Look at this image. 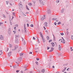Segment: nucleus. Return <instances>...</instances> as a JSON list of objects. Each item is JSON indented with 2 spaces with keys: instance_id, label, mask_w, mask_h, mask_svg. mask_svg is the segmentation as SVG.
Segmentation results:
<instances>
[{
  "instance_id": "nucleus-2",
  "label": "nucleus",
  "mask_w": 73,
  "mask_h": 73,
  "mask_svg": "<svg viewBox=\"0 0 73 73\" xmlns=\"http://www.w3.org/2000/svg\"><path fill=\"white\" fill-rule=\"evenodd\" d=\"M62 39L61 40L62 41H61V42L63 43V44H65V40L64 39L63 37H62Z\"/></svg>"
},
{
  "instance_id": "nucleus-4",
  "label": "nucleus",
  "mask_w": 73,
  "mask_h": 73,
  "mask_svg": "<svg viewBox=\"0 0 73 73\" xmlns=\"http://www.w3.org/2000/svg\"><path fill=\"white\" fill-rule=\"evenodd\" d=\"M47 13L49 14H50L51 13V12L50 11V9H48V10Z\"/></svg>"
},
{
  "instance_id": "nucleus-42",
  "label": "nucleus",
  "mask_w": 73,
  "mask_h": 73,
  "mask_svg": "<svg viewBox=\"0 0 73 73\" xmlns=\"http://www.w3.org/2000/svg\"><path fill=\"white\" fill-rule=\"evenodd\" d=\"M52 41V40H49V42H51V41Z\"/></svg>"
},
{
  "instance_id": "nucleus-1",
  "label": "nucleus",
  "mask_w": 73,
  "mask_h": 73,
  "mask_svg": "<svg viewBox=\"0 0 73 73\" xmlns=\"http://www.w3.org/2000/svg\"><path fill=\"white\" fill-rule=\"evenodd\" d=\"M39 3L40 4L42 5H45V2L44 0H39Z\"/></svg>"
},
{
  "instance_id": "nucleus-58",
  "label": "nucleus",
  "mask_w": 73,
  "mask_h": 73,
  "mask_svg": "<svg viewBox=\"0 0 73 73\" xmlns=\"http://www.w3.org/2000/svg\"><path fill=\"white\" fill-rule=\"evenodd\" d=\"M28 13H29L27 12H26V14H28Z\"/></svg>"
},
{
  "instance_id": "nucleus-32",
  "label": "nucleus",
  "mask_w": 73,
  "mask_h": 73,
  "mask_svg": "<svg viewBox=\"0 0 73 73\" xmlns=\"http://www.w3.org/2000/svg\"><path fill=\"white\" fill-rule=\"evenodd\" d=\"M31 27H33V25L31 24Z\"/></svg>"
},
{
  "instance_id": "nucleus-6",
  "label": "nucleus",
  "mask_w": 73,
  "mask_h": 73,
  "mask_svg": "<svg viewBox=\"0 0 73 73\" xmlns=\"http://www.w3.org/2000/svg\"><path fill=\"white\" fill-rule=\"evenodd\" d=\"M48 23L47 22H45L44 24V25L45 27H47L48 26Z\"/></svg>"
},
{
  "instance_id": "nucleus-26",
  "label": "nucleus",
  "mask_w": 73,
  "mask_h": 73,
  "mask_svg": "<svg viewBox=\"0 0 73 73\" xmlns=\"http://www.w3.org/2000/svg\"><path fill=\"white\" fill-rule=\"evenodd\" d=\"M56 19H57L56 18H54L52 19V20H56Z\"/></svg>"
},
{
  "instance_id": "nucleus-3",
  "label": "nucleus",
  "mask_w": 73,
  "mask_h": 73,
  "mask_svg": "<svg viewBox=\"0 0 73 73\" xmlns=\"http://www.w3.org/2000/svg\"><path fill=\"white\" fill-rule=\"evenodd\" d=\"M39 33L41 37H42V38H43L44 37H43V35L42 34L41 32H40Z\"/></svg>"
},
{
  "instance_id": "nucleus-64",
  "label": "nucleus",
  "mask_w": 73,
  "mask_h": 73,
  "mask_svg": "<svg viewBox=\"0 0 73 73\" xmlns=\"http://www.w3.org/2000/svg\"><path fill=\"white\" fill-rule=\"evenodd\" d=\"M56 73H60V72H57Z\"/></svg>"
},
{
  "instance_id": "nucleus-17",
  "label": "nucleus",
  "mask_w": 73,
  "mask_h": 73,
  "mask_svg": "<svg viewBox=\"0 0 73 73\" xmlns=\"http://www.w3.org/2000/svg\"><path fill=\"white\" fill-rule=\"evenodd\" d=\"M66 67H65L64 69L62 70V72H65V70H66Z\"/></svg>"
},
{
  "instance_id": "nucleus-28",
  "label": "nucleus",
  "mask_w": 73,
  "mask_h": 73,
  "mask_svg": "<svg viewBox=\"0 0 73 73\" xmlns=\"http://www.w3.org/2000/svg\"><path fill=\"white\" fill-rule=\"evenodd\" d=\"M70 50L71 51H73V49H72V47H70Z\"/></svg>"
},
{
  "instance_id": "nucleus-8",
  "label": "nucleus",
  "mask_w": 73,
  "mask_h": 73,
  "mask_svg": "<svg viewBox=\"0 0 73 73\" xmlns=\"http://www.w3.org/2000/svg\"><path fill=\"white\" fill-rule=\"evenodd\" d=\"M17 48V47H16L14 46V47L12 48V50H16V49Z\"/></svg>"
},
{
  "instance_id": "nucleus-7",
  "label": "nucleus",
  "mask_w": 73,
  "mask_h": 73,
  "mask_svg": "<svg viewBox=\"0 0 73 73\" xmlns=\"http://www.w3.org/2000/svg\"><path fill=\"white\" fill-rule=\"evenodd\" d=\"M55 45V44H54V43L53 42H52L51 43V45L52 46V47H54V46Z\"/></svg>"
},
{
  "instance_id": "nucleus-48",
  "label": "nucleus",
  "mask_w": 73,
  "mask_h": 73,
  "mask_svg": "<svg viewBox=\"0 0 73 73\" xmlns=\"http://www.w3.org/2000/svg\"><path fill=\"white\" fill-rule=\"evenodd\" d=\"M35 50H37L38 51V48H35Z\"/></svg>"
},
{
  "instance_id": "nucleus-27",
  "label": "nucleus",
  "mask_w": 73,
  "mask_h": 73,
  "mask_svg": "<svg viewBox=\"0 0 73 73\" xmlns=\"http://www.w3.org/2000/svg\"><path fill=\"white\" fill-rule=\"evenodd\" d=\"M28 5L30 6H31V5H32V3H29Z\"/></svg>"
},
{
  "instance_id": "nucleus-36",
  "label": "nucleus",
  "mask_w": 73,
  "mask_h": 73,
  "mask_svg": "<svg viewBox=\"0 0 73 73\" xmlns=\"http://www.w3.org/2000/svg\"><path fill=\"white\" fill-rule=\"evenodd\" d=\"M13 4L12 3H10V5H13Z\"/></svg>"
},
{
  "instance_id": "nucleus-16",
  "label": "nucleus",
  "mask_w": 73,
  "mask_h": 73,
  "mask_svg": "<svg viewBox=\"0 0 73 73\" xmlns=\"http://www.w3.org/2000/svg\"><path fill=\"white\" fill-rule=\"evenodd\" d=\"M44 18H45V17H42L41 18V20H42H42H44Z\"/></svg>"
},
{
  "instance_id": "nucleus-25",
  "label": "nucleus",
  "mask_w": 73,
  "mask_h": 73,
  "mask_svg": "<svg viewBox=\"0 0 73 73\" xmlns=\"http://www.w3.org/2000/svg\"><path fill=\"white\" fill-rule=\"evenodd\" d=\"M44 72H45V70H44V69H43L42 70V73H44Z\"/></svg>"
},
{
  "instance_id": "nucleus-39",
  "label": "nucleus",
  "mask_w": 73,
  "mask_h": 73,
  "mask_svg": "<svg viewBox=\"0 0 73 73\" xmlns=\"http://www.w3.org/2000/svg\"><path fill=\"white\" fill-rule=\"evenodd\" d=\"M3 16L5 18V17H6V16H5V15H3Z\"/></svg>"
},
{
  "instance_id": "nucleus-49",
  "label": "nucleus",
  "mask_w": 73,
  "mask_h": 73,
  "mask_svg": "<svg viewBox=\"0 0 73 73\" xmlns=\"http://www.w3.org/2000/svg\"><path fill=\"white\" fill-rule=\"evenodd\" d=\"M35 63L37 64V65H38V62H35Z\"/></svg>"
},
{
  "instance_id": "nucleus-21",
  "label": "nucleus",
  "mask_w": 73,
  "mask_h": 73,
  "mask_svg": "<svg viewBox=\"0 0 73 73\" xmlns=\"http://www.w3.org/2000/svg\"><path fill=\"white\" fill-rule=\"evenodd\" d=\"M23 54H24L23 53H21L20 54V56H23Z\"/></svg>"
},
{
  "instance_id": "nucleus-14",
  "label": "nucleus",
  "mask_w": 73,
  "mask_h": 73,
  "mask_svg": "<svg viewBox=\"0 0 73 73\" xmlns=\"http://www.w3.org/2000/svg\"><path fill=\"white\" fill-rule=\"evenodd\" d=\"M19 37V35H16L15 36V38H18V37Z\"/></svg>"
},
{
  "instance_id": "nucleus-57",
  "label": "nucleus",
  "mask_w": 73,
  "mask_h": 73,
  "mask_svg": "<svg viewBox=\"0 0 73 73\" xmlns=\"http://www.w3.org/2000/svg\"><path fill=\"white\" fill-rule=\"evenodd\" d=\"M14 28L15 30H16V27H14Z\"/></svg>"
},
{
  "instance_id": "nucleus-30",
  "label": "nucleus",
  "mask_w": 73,
  "mask_h": 73,
  "mask_svg": "<svg viewBox=\"0 0 73 73\" xmlns=\"http://www.w3.org/2000/svg\"><path fill=\"white\" fill-rule=\"evenodd\" d=\"M60 35H61L62 36H63V35H64V34L63 33H61Z\"/></svg>"
},
{
  "instance_id": "nucleus-11",
  "label": "nucleus",
  "mask_w": 73,
  "mask_h": 73,
  "mask_svg": "<svg viewBox=\"0 0 73 73\" xmlns=\"http://www.w3.org/2000/svg\"><path fill=\"white\" fill-rule=\"evenodd\" d=\"M42 38V40L43 41V42H45V38H44V37Z\"/></svg>"
},
{
  "instance_id": "nucleus-41",
  "label": "nucleus",
  "mask_w": 73,
  "mask_h": 73,
  "mask_svg": "<svg viewBox=\"0 0 73 73\" xmlns=\"http://www.w3.org/2000/svg\"><path fill=\"white\" fill-rule=\"evenodd\" d=\"M20 72V70H17L16 71V72H17V73H18V72Z\"/></svg>"
},
{
  "instance_id": "nucleus-31",
  "label": "nucleus",
  "mask_w": 73,
  "mask_h": 73,
  "mask_svg": "<svg viewBox=\"0 0 73 73\" xmlns=\"http://www.w3.org/2000/svg\"><path fill=\"white\" fill-rule=\"evenodd\" d=\"M71 39H72V40H73V36H72V35H71Z\"/></svg>"
},
{
  "instance_id": "nucleus-55",
  "label": "nucleus",
  "mask_w": 73,
  "mask_h": 73,
  "mask_svg": "<svg viewBox=\"0 0 73 73\" xmlns=\"http://www.w3.org/2000/svg\"><path fill=\"white\" fill-rule=\"evenodd\" d=\"M32 52H30L29 54H32Z\"/></svg>"
},
{
  "instance_id": "nucleus-45",
  "label": "nucleus",
  "mask_w": 73,
  "mask_h": 73,
  "mask_svg": "<svg viewBox=\"0 0 73 73\" xmlns=\"http://www.w3.org/2000/svg\"><path fill=\"white\" fill-rule=\"evenodd\" d=\"M57 23L56 22H55L54 23V24L55 25H56Z\"/></svg>"
},
{
  "instance_id": "nucleus-40",
  "label": "nucleus",
  "mask_w": 73,
  "mask_h": 73,
  "mask_svg": "<svg viewBox=\"0 0 73 73\" xmlns=\"http://www.w3.org/2000/svg\"><path fill=\"white\" fill-rule=\"evenodd\" d=\"M21 50V48H20L19 49V51H20V50Z\"/></svg>"
},
{
  "instance_id": "nucleus-24",
  "label": "nucleus",
  "mask_w": 73,
  "mask_h": 73,
  "mask_svg": "<svg viewBox=\"0 0 73 73\" xmlns=\"http://www.w3.org/2000/svg\"><path fill=\"white\" fill-rule=\"evenodd\" d=\"M56 2L57 3H59V2H60V1H59V0H57L56 1Z\"/></svg>"
},
{
  "instance_id": "nucleus-53",
  "label": "nucleus",
  "mask_w": 73,
  "mask_h": 73,
  "mask_svg": "<svg viewBox=\"0 0 73 73\" xmlns=\"http://www.w3.org/2000/svg\"><path fill=\"white\" fill-rule=\"evenodd\" d=\"M8 50H9V48H7V52Z\"/></svg>"
},
{
  "instance_id": "nucleus-52",
  "label": "nucleus",
  "mask_w": 73,
  "mask_h": 73,
  "mask_svg": "<svg viewBox=\"0 0 73 73\" xmlns=\"http://www.w3.org/2000/svg\"><path fill=\"white\" fill-rule=\"evenodd\" d=\"M23 16H26V15L25 14H23Z\"/></svg>"
},
{
  "instance_id": "nucleus-23",
  "label": "nucleus",
  "mask_w": 73,
  "mask_h": 73,
  "mask_svg": "<svg viewBox=\"0 0 73 73\" xmlns=\"http://www.w3.org/2000/svg\"><path fill=\"white\" fill-rule=\"evenodd\" d=\"M46 38L47 40H49V36H47Z\"/></svg>"
},
{
  "instance_id": "nucleus-60",
  "label": "nucleus",
  "mask_w": 73,
  "mask_h": 73,
  "mask_svg": "<svg viewBox=\"0 0 73 73\" xmlns=\"http://www.w3.org/2000/svg\"><path fill=\"white\" fill-rule=\"evenodd\" d=\"M21 73H23V71H21Z\"/></svg>"
},
{
  "instance_id": "nucleus-51",
  "label": "nucleus",
  "mask_w": 73,
  "mask_h": 73,
  "mask_svg": "<svg viewBox=\"0 0 73 73\" xmlns=\"http://www.w3.org/2000/svg\"><path fill=\"white\" fill-rule=\"evenodd\" d=\"M36 60H37V61H38V60H39V58H36Z\"/></svg>"
},
{
  "instance_id": "nucleus-19",
  "label": "nucleus",
  "mask_w": 73,
  "mask_h": 73,
  "mask_svg": "<svg viewBox=\"0 0 73 73\" xmlns=\"http://www.w3.org/2000/svg\"><path fill=\"white\" fill-rule=\"evenodd\" d=\"M9 47L10 48H12V44H10L9 45Z\"/></svg>"
},
{
  "instance_id": "nucleus-63",
  "label": "nucleus",
  "mask_w": 73,
  "mask_h": 73,
  "mask_svg": "<svg viewBox=\"0 0 73 73\" xmlns=\"http://www.w3.org/2000/svg\"><path fill=\"white\" fill-rule=\"evenodd\" d=\"M63 10H61L62 12H63Z\"/></svg>"
},
{
  "instance_id": "nucleus-38",
  "label": "nucleus",
  "mask_w": 73,
  "mask_h": 73,
  "mask_svg": "<svg viewBox=\"0 0 73 73\" xmlns=\"http://www.w3.org/2000/svg\"><path fill=\"white\" fill-rule=\"evenodd\" d=\"M6 4H7V5H8V3H9V2L8 1H6Z\"/></svg>"
},
{
  "instance_id": "nucleus-56",
  "label": "nucleus",
  "mask_w": 73,
  "mask_h": 73,
  "mask_svg": "<svg viewBox=\"0 0 73 73\" xmlns=\"http://www.w3.org/2000/svg\"><path fill=\"white\" fill-rule=\"evenodd\" d=\"M52 68H54V66H53L52 67Z\"/></svg>"
},
{
  "instance_id": "nucleus-43",
  "label": "nucleus",
  "mask_w": 73,
  "mask_h": 73,
  "mask_svg": "<svg viewBox=\"0 0 73 73\" xmlns=\"http://www.w3.org/2000/svg\"><path fill=\"white\" fill-rule=\"evenodd\" d=\"M49 48H50V47H47V49L48 50V49H49Z\"/></svg>"
},
{
  "instance_id": "nucleus-15",
  "label": "nucleus",
  "mask_w": 73,
  "mask_h": 73,
  "mask_svg": "<svg viewBox=\"0 0 73 73\" xmlns=\"http://www.w3.org/2000/svg\"><path fill=\"white\" fill-rule=\"evenodd\" d=\"M24 31H25V32H26V28H25V25L24 26Z\"/></svg>"
},
{
  "instance_id": "nucleus-10",
  "label": "nucleus",
  "mask_w": 73,
  "mask_h": 73,
  "mask_svg": "<svg viewBox=\"0 0 73 73\" xmlns=\"http://www.w3.org/2000/svg\"><path fill=\"white\" fill-rule=\"evenodd\" d=\"M33 4H35L36 2V0H33L32 1Z\"/></svg>"
},
{
  "instance_id": "nucleus-20",
  "label": "nucleus",
  "mask_w": 73,
  "mask_h": 73,
  "mask_svg": "<svg viewBox=\"0 0 73 73\" xmlns=\"http://www.w3.org/2000/svg\"><path fill=\"white\" fill-rule=\"evenodd\" d=\"M8 55L9 56H11V53L9 52L8 53Z\"/></svg>"
},
{
  "instance_id": "nucleus-35",
  "label": "nucleus",
  "mask_w": 73,
  "mask_h": 73,
  "mask_svg": "<svg viewBox=\"0 0 73 73\" xmlns=\"http://www.w3.org/2000/svg\"><path fill=\"white\" fill-rule=\"evenodd\" d=\"M23 44H24V45H25V41H23Z\"/></svg>"
},
{
  "instance_id": "nucleus-37",
  "label": "nucleus",
  "mask_w": 73,
  "mask_h": 73,
  "mask_svg": "<svg viewBox=\"0 0 73 73\" xmlns=\"http://www.w3.org/2000/svg\"><path fill=\"white\" fill-rule=\"evenodd\" d=\"M15 42L16 43H17V42H18V40H16L15 41Z\"/></svg>"
},
{
  "instance_id": "nucleus-62",
  "label": "nucleus",
  "mask_w": 73,
  "mask_h": 73,
  "mask_svg": "<svg viewBox=\"0 0 73 73\" xmlns=\"http://www.w3.org/2000/svg\"><path fill=\"white\" fill-rule=\"evenodd\" d=\"M16 27H18V25H16L15 26Z\"/></svg>"
},
{
  "instance_id": "nucleus-34",
  "label": "nucleus",
  "mask_w": 73,
  "mask_h": 73,
  "mask_svg": "<svg viewBox=\"0 0 73 73\" xmlns=\"http://www.w3.org/2000/svg\"><path fill=\"white\" fill-rule=\"evenodd\" d=\"M61 24V22H59L58 23V25H60Z\"/></svg>"
},
{
  "instance_id": "nucleus-46",
  "label": "nucleus",
  "mask_w": 73,
  "mask_h": 73,
  "mask_svg": "<svg viewBox=\"0 0 73 73\" xmlns=\"http://www.w3.org/2000/svg\"><path fill=\"white\" fill-rule=\"evenodd\" d=\"M33 40H36V38H35V37H33Z\"/></svg>"
},
{
  "instance_id": "nucleus-12",
  "label": "nucleus",
  "mask_w": 73,
  "mask_h": 73,
  "mask_svg": "<svg viewBox=\"0 0 73 73\" xmlns=\"http://www.w3.org/2000/svg\"><path fill=\"white\" fill-rule=\"evenodd\" d=\"M19 5L21 8H23V5L21 4H19Z\"/></svg>"
},
{
  "instance_id": "nucleus-47",
  "label": "nucleus",
  "mask_w": 73,
  "mask_h": 73,
  "mask_svg": "<svg viewBox=\"0 0 73 73\" xmlns=\"http://www.w3.org/2000/svg\"><path fill=\"white\" fill-rule=\"evenodd\" d=\"M3 24V23H0V25H1Z\"/></svg>"
},
{
  "instance_id": "nucleus-61",
  "label": "nucleus",
  "mask_w": 73,
  "mask_h": 73,
  "mask_svg": "<svg viewBox=\"0 0 73 73\" xmlns=\"http://www.w3.org/2000/svg\"><path fill=\"white\" fill-rule=\"evenodd\" d=\"M45 32H48V31H47V30H45Z\"/></svg>"
},
{
  "instance_id": "nucleus-59",
  "label": "nucleus",
  "mask_w": 73,
  "mask_h": 73,
  "mask_svg": "<svg viewBox=\"0 0 73 73\" xmlns=\"http://www.w3.org/2000/svg\"><path fill=\"white\" fill-rule=\"evenodd\" d=\"M43 28H44V29L45 30V29H46V28H45V27H43Z\"/></svg>"
},
{
  "instance_id": "nucleus-29",
  "label": "nucleus",
  "mask_w": 73,
  "mask_h": 73,
  "mask_svg": "<svg viewBox=\"0 0 73 73\" xmlns=\"http://www.w3.org/2000/svg\"><path fill=\"white\" fill-rule=\"evenodd\" d=\"M53 36L54 37V41H55L56 40L55 39V37H54V35H53Z\"/></svg>"
},
{
  "instance_id": "nucleus-9",
  "label": "nucleus",
  "mask_w": 73,
  "mask_h": 73,
  "mask_svg": "<svg viewBox=\"0 0 73 73\" xmlns=\"http://www.w3.org/2000/svg\"><path fill=\"white\" fill-rule=\"evenodd\" d=\"M0 39L1 40H3L4 38L2 35H0Z\"/></svg>"
},
{
  "instance_id": "nucleus-50",
  "label": "nucleus",
  "mask_w": 73,
  "mask_h": 73,
  "mask_svg": "<svg viewBox=\"0 0 73 73\" xmlns=\"http://www.w3.org/2000/svg\"><path fill=\"white\" fill-rule=\"evenodd\" d=\"M10 24L11 25H12V23H11V21H10Z\"/></svg>"
},
{
  "instance_id": "nucleus-18",
  "label": "nucleus",
  "mask_w": 73,
  "mask_h": 73,
  "mask_svg": "<svg viewBox=\"0 0 73 73\" xmlns=\"http://www.w3.org/2000/svg\"><path fill=\"white\" fill-rule=\"evenodd\" d=\"M3 54V52H2V50H0V55H1Z\"/></svg>"
},
{
  "instance_id": "nucleus-13",
  "label": "nucleus",
  "mask_w": 73,
  "mask_h": 73,
  "mask_svg": "<svg viewBox=\"0 0 73 73\" xmlns=\"http://www.w3.org/2000/svg\"><path fill=\"white\" fill-rule=\"evenodd\" d=\"M21 60H22V58L21 57H20L18 59V60L19 61H21Z\"/></svg>"
},
{
  "instance_id": "nucleus-54",
  "label": "nucleus",
  "mask_w": 73,
  "mask_h": 73,
  "mask_svg": "<svg viewBox=\"0 0 73 73\" xmlns=\"http://www.w3.org/2000/svg\"><path fill=\"white\" fill-rule=\"evenodd\" d=\"M27 27H29V24H27Z\"/></svg>"
},
{
  "instance_id": "nucleus-5",
  "label": "nucleus",
  "mask_w": 73,
  "mask_h": 73,
  "mask_svg": "<svg viewBox=\"0 0 73 73\" xmlns=\"http://www.w3.org/2000/svg\"><path fill=\"white\" fill-rule=\"evenodd\" d=\"M58 49L59 50H61V46L60 45H59Z\"/></svg>"
},
{
  "instance_id": "nucleus-33",
  "label": "nucleus",
  "mask_w": 73,
  "mask_h": 73,
  "mask_svg": "<svg viewBox=\"0 0 73 73\" xmlns=\"http://www.w3.org/2000/svg\"><path fill=\"white\" fill-rule=\"evenodd\" d=\"M53 50H54V48H52L51 49V51H53Z\"/></svg>"
},
{
  "instance_id": "nucleus-44",
  "label": "nucleus",
  "mask_w": 73,
  "mask_h": 73,
  "mask_svg": "<svg viewBox=\"0 0 73 73\" xmlns=\"http://www.w3.org/2000/svg\"><path fill=\"white\" fill-rule=\"evenodd\" d=\"M13 32H14V34H15V33H16V31H13Z\"/></svg>"
},
{
  "instance_id": "nucleus-22",
  "label": "nucleus",
  "mask_w": 73,
  "mask_h": 73,
  "mask_svg": "<svg viewBox=\"0 0 73 73\" xmlns=\"http://www.w3.org/2000/svg\"><path fill=\"white\" fill-rule=\"evenodd\" d=\"M26 9L27 10H29V9L28 8V6H27V5H26Z\"/></svg>"
}]
</instances>
